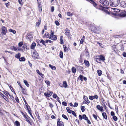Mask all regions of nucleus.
<instances>
[{
    "label": "nucleus",
    "instance_id": "c85d7f7f",
    "mask_svg": "<svg viewBox=\"0 0 126 126\" xmlns=\"http://www.w3.org/2000/svg\"><path fill=\"white\" fill-rule=\"evenodd\" d=\"M66 110L67 111V112L69 113H71V112H72V110H70L69 108L68 107H67L66 108Z\"/></svg>",
    "mask_w": 126,
    "mask_h": 126
},
{
    "label": "nucleus",
    "instance_id": "dca6fc26",
    "mask_svg": "<svg viewBox=\"0 0 126 126\" xmlns=\"http://www.w3.org/2000/svg\"><path fill=\"white\" fill-rule=\"evenodd\" d=\"M84 63L85 65L87 67L89 66V62L86 60H85L84 61Z\"/></svg>",
    "mask_w": 126,
    "mask_h": 126
},
{
    "label": "nucleus",
    "instance_id": "5fc2aeb1",
    "mask_svg": "<svg viewBox=\"0 0 126 126\" xmlns=\"http://www.w3.org/2000/svg\"><path fill=\"white\" fill-rule=\"evenodd\" d=\"M54 31H52V30H51V32H50L51 34H50V36H53V35H54L53 34H54Z\"/></svg>",
    "mask_w": 126,
    "mask_h": 126
},
{
    "label": "nucleus",
    "instance_id": "412c9836",
    "mask_svg": "<svg viewBox=\"0 0 126 126\" xmlns=\"http://www.w3.org/2000/svg\"><path fill=\"white\" fill-rule=\"evenodd\" d=\"M49 66L53 70H55L56 69V67L50 64H49Z\"/></svg>",
    "mask_w": 126,
    "mask_h": 126
},
{
    "label": "nucleus",
    "instance_id": "39448f33",
    "mask_svg": "<svg viewBox=\"0 0 126 126\" xmlns=\"http://www.w3.org/2000/svg\"><path fill=\"white\" fill-rule=\"evenodd\" d=\"M2 33L4 35H5L7 32V30L6 27L4 26H2L1 27Z\"/></svg>",
    "mask_w": 126,
    "mask_h": 126
},
{
    "label": "nucleus",
    "instance_id": "a878e982",
    "mask_svg": "<svg viewBox=\"0 0 126 126\" xmlns=\"http://www.w3.org/2000/svg\"><path fill=\"white\" fill-rule=\"evenodd\" d=\"M19 60L20 61H25V59L24 57H22L19 58Z\"/></svg>",
    "mask_w": 126,
    "mask_h": 126
},
{
    "label": "nucleus",
    "instance_id": "72a5a7b5",
    "mask_svg": "<svg viewBox=\"0 0 126 126\" xmlns=\"http://www.w3.org/2000/svg\"><path fill=\"white\" fill-rule=\"evenodd\" d=\"M23 100H24V102L25 104V105L26 106L27 108V107H29V108H30V107L28 105V104H27V103L24 98Z\"/></svg>",
    "mask_w": 126,
    "mask_h": 126
},
{
    "label": "nucleus",
    "instance_id": "13d9d810",
    "mask_svg": "<svg viewBox=\"0 0 126 126\" xmlns=\"http://www.w3.org/2000/svg\"><path fill=\"white\" fill-rule=\"evenodd\" d=\"M79 118L80 120H82L83 118L82 116L81 115H80L79 116Z\"/></svg>",
    "mask_w": 126,
    "mask_h": 126
},
{
    "label": "nucleus",
    "instance_id": "58836bf2",
    "mask_svg": "<svg viewBox=\"0 0 126 126\" xmlns=\"http://www.w3.org/2000/svg\"><path fill=\"white\" fill-rule=\"evenodd\" d=\"M23 44V42H20L18 44V45L19 47H21L22 46Z\"/></svg>",
    "mask_w": 126,
    "mask_h": 126
},
{
    "label": "nucleus",
    "instance_id": "20e7f679",
    "mask_svg": "<svg viewBox=\"0 0 126 126\" xmlns=\"http://www.w3.org/2000/svg\"><path fill=\"white\" fill-rule=\"evenodd\" d=\"M32 56V58L34 59H38L39 58V55L38 53L36 52H33Z\"/></svg>",
    "mask_w": 126,
    "mask_h": 126
},
{
    "label": "nucleus",
    "instance_id": "1a4fd4ad",
    "mask_svg": "<svg viewBox=\"0 0 126 126\" xmlns=\"http://www.w3.org/2000/svg\"><path fill=\"white\" fill-rule=\"evenodd\" d=\"M85 97L86 98V100L84 101L83 102V103L88 105L90 103V101L88 100V98L87 96H84V98Z\"/></svg>",
    "mask_w": 126,
    "mask_h": 126
},
{
    "label": "nucleus",
    "instance_id": "c756f323",
    "mask_svg": "<svg viewBox=\"0 0 126 126\" xmlns=\"http://www.w3.org/2000/svg\"><path fill=\"white\" fill-rule=\"evenodd\" d=\"M60 56L61 58H62L63 57V53L62 51H60Z\"/></svg>",
    "mask_w": 126,
    "mask_h": 126
},
{
    "label": "nucleus",
    "instance_id": "052dcab7",
    "mask_svg": "<svg viewBox=\"0 0 126 126\" xmlns=\"http://www.w3.org/2000/svg\"><path fill=\"white\" fill-rule=\"evenodd\" d=\"M54 7L53 6H52L51 7V11L52 12H53L54 10Z\"/></svg>",
    "mask_w": 126,
    "mask_h": 126
},
{
    "label": "nucleus",
    "instance_id": "423d86ee",
    "mask_svg": "<svg viewBox=\"0 0 126 126\" xmlns=\"http://www.w3.org/2000/svg\"><path fill=\"white\" fill-rule=\"evenodd\" d=\"M57 126H64L63 122L61 121H60L59 119H58Z\"/></svg>",
    "mask_w": 126,
    "mask_h": 126
},
{
    "label": "nucleus",
    "instance_id": "4468645a",
    "mask_svg": "<svg viewBox=\"0 0 126 126\" xmlns=\"http://www.w3.org/2000/svg\"><path fill=\"white\" fill-rule=\"evenodd\" d=\"M36 46L35 43L33 42L31 46V48L32 49H34Z\"/></svg>",
    "mask_w": 126,
    "mask_h": 126
},
{
    "label": "nucleus",
    "instance_id": "e433bc0d",
    "mask_svg": "<svg viewBox=\"0 0 126 126\" xmlns=\"http://www.w3.org/2000/svg\"><path fill=\"white\" fill-rule=\"evenodd\" d=\"M113 119L115 121H117V117L115 116H114L112 117Z\"/></svg>",
    "mask_w": 126,
    "mask_h": 126
},
{
    "label": "nucleus",
    "instance_id": "9d476101",
    "mask_svg": "<svg viewBox=\"0 0 126 126\" xmlns=\"http://www.w3.org/2000/svg\"><path fill=\"white\" fill-rule=\"evenodd\" d=\"M96 108L101 112L103 111V109L102 107H101L100 105H98L96 106Z\"/></svg>",
    "mask_w": 126,
    "mask_h": 126
},
{
    "label": "nucleus",
    "instance_id": "7ed1b4c3",
    "mask_svg": "<svg viewBox=\"0 0 126 126\" xmlns=\"http://www.w3.org/2000/svg\"><path fill=\"white\" fill-rule=\"evenodd\" d=\"M100 2L104 6H107L109 5V2L106 0H100Z\"/></svg>",
    "mask_w": 126,
    "mask_h": 126
},
{
    "label": "nucleus",
    "instance_id": "bb28decb",
    "mask_svg": "<svg viewBox=\"0 0 126 126\" xmlns=\"http://www.w3.org/2000/svg\"><path fill=\"white\" fill-rule=\"evenodd\" d=\"M97 73L99 76H100L102 74V71L101 70H99L97 71Z\"/></svg>",
    "mask_w": 126,
    "mask_h": 126
},
{
    "label": "nucleus",
    "instance_id": "5701e85b",
    "mask_svg": "<svg viewBox=\"0 0 126 126\" xmlns=\"http://www.w3.org/2000/svg\"><path fill=\"white\" fill-rule=\"evenodd\" d=\"M27 110H28V113H29V114L32 117V118H33V116H32V113L31 112V110H29V107H27Z\"/></svg>",
    "mask_w": 126,
    "mask_h": 126
},
{
    "label": "nucleus",
    "instance_id": "a18cd8bd",
    "mask_svg": "<svg viewBox=\"0 0 126 126\" xmlns=\"http://www.w3.org/2000/svg\"><path fill=\"white\" fill-rule=\"evenodd\" d=\"M45 83L47 84V85H49L50 82L49 81L46 80L45 81Z\"/></svg>",
    "mask_w": 126,
    "mask_h": 126
},
{
    "label": "nucleus",
    "instance_id": "79ce46f5",
    "mask_svg": "<svg viewBox=\"0 0 126 126\" xmlns=\"http://www.w3.org/2000/svg\"><path fill=\"white\" fill-rule=\"evenodd\" d=\"M40 42L41 43H42L43 45H45V46H46V45L45 44V41L41 39Z\"/></svg>",
    "mask_w": 126,
    "mask_h": 126
},
{
    "label": "nucleus",
    "instance_id": "6e6d98bb",
    "mask_svg": "<svg viewBox=\"0 0 126 126\" xmlns=\"http://www.w3.org/2000/svg\"><path fill=\"white\" fill-rule=\"evenodd\" d=\"M0 94L1 95L3 98L4 99H5V98H6V97L3 94L0 92Z\"/></svg>",
    "mask_w": 126,
    "mask_h": 126
},
{
    "label": "nucleus",
    "instance_id": "473e14b6",
    "mask_svg": "<svg viewBox=\"0 0 126 126\" xmlns=\"http://www.w3.org/2000/svg\"><path fill=\"white\" fill-rule=\"evenodd\" d=\"M15 125L17 126H19L20 123L19 122L17 121H16L15 122Z\"/></svg>",
    "mask_w": 126,
    "mask_h": 126
},
{
    "label": "nucleus",
    "instance_id": "bf43d9fd",
    "mask_svg": "<svg viewBox=\"0 0 126 126\" xmlns=\"http://www.w3.org/2000/svg\"><path fill=\"white\" fill-rule=\"evenodd\" d=\"M93 117L96 120H97V116L96 115H95V114H93Z\"/></svg>",
    "mask_w": 126,
    "mask_h": 126
},
{
    "label": "nucleus",
    "instance_id": "aec40b11",
    "mask_svg": "<svg viewBox=\"0 0 126 126\" xmlns=\"http://www.w3.org/2000/svg\"><path fill=\"white\" fill-rule=\"evenodd\" d=\"M20 54L19 53H18V54H16L15 55V57L16 58H17V59H19V58H20Z\"/></svg>",
    "mask_w": 126,
    "mask_h": 126
},
{
    "label": "nucleus",
    "instance_id": "2eb2a0df",
    "mask_svg": "<svg viewBox=\"0 0 126 126\" xmlns=\"http://www.w3.org/2000/svg\"><path fill=\"white\" fill-rule=\"evenodd\" d=\"M99 57L100 60H102L103 61H104L105 60V57L102 55H99Z\"/></svg>",
    "mask_w": 126,
    "mask_h": 126
},
{
    "label": "nucleus",
    "instance_id": "a19ab883",
    "mask_svg": "<svg viewBox=\"0 0 126 126\" xmlns=\"http://www.w3.org/2000/svg\"><path fill=\"white\" fill-rule=\"evenodd\" d=\"M62 117H63L66 120H68V118H67V116L65 115L64 114H63L62 115Z\"/></svg>",
    "mask_w": 126,
    "mask_h": 126
},
{
    "label": "nucleus",
    "instance_id": "2f4dec72",
    "mask_svg": "<svg viewBox=\"0 0 126 126\" xmlns=\"http://www.w3.org/2000/svg\"><path fill=\"white\" fill-rule=\"evenodd\" d=\"M21 89H22V93L24 94H26V91H25L26 89L23 88H21Z\"/></svg>",
    "mask_w": 126,
    "mask_h": 126
},
{
    "label": "nucleus",
    "instance_id": "ddd939ff",
    "mask_svg": "<svg viewBox=\"0 0 126 126\" xmlns=\"http://www.w3.org/2000/svg\"><path fill=\"white\" fill-rule=\"evenodd\" d=\"M65 31L66 35L68 36H69V35H70L69 30L68 29L66 28L65 29Z\"/></svg>",
    "mask_w": 126,
    "mask_h": 126
},
{
    "label": "nucleus",
    "instance_id": "de8ad7c7",
    "mask_svg": "<svg viewBox=\"0 0 126 126\" xmlns=\"http://www.w3.org/2000/svg\"><path fill=\"white\" fill-rule=\"evenodd\" d=\"M62 104L63 105L65 106H66L67 105V103L65 101L63 102L62 103Z\"/></svg>",
    "mask_w": 126,
    "mask_h": 126
},
{
    "label": "nucleus",
    "instance_id": "f8f14e48",
    "mask_svg": "<svg viewBox=\"0 0 126 126\" xmlns=\"http://www.w3.org/2000/svg\"><path fill=\"white\" fill-rule=\"evenodd\" d=\"M49 38L50 39H51L53 40H56L57 39V37L55 35H53V36H50V37Z\"/></svg>",
    "mask_w": 126,
    "mask_h": 126
},
{
    "label": "nucleus",
    "instance_id": "49530a36",
    "mask_svg": "<svg viewBox=\"0 0 126 126\" xmlns=\"http://www.w3.org/2000/svg\"><path fill=\"white\" fill-rule=\"evenodd\" d=\"M63 47L64 48V51L65 52H66L67 51V48L66 47V46H65L64 45H63Z\"/></svg>",
    "mask_w": 126,
    "mask_h": 126
},
{
    "label": "nucleus",
    "instance_id": "b1692460",
    "mask_svg": "<svg viewBox=\"0 0 126 126\" xmlns=\"http://www.w3.org/2000/svg\"><path fill=\"white\" fill-rule=\"evenodd\" d=\"M63 85L64 87L65 88H66L67 86V83L65 81H64L63 82Z\"/></svg>",
    "mask_w": 126,
    "mask_h": 126
},
{
    "label": "nucleus",
    "instance_id": "6ab92c4d",
    "mask_svg": "<svg viewBox=\"0 0 126 126\" xmlns=\"http://www.w3.org/2000/svg\"><path fill=\"white\" fill-rule=\"evenodd\" d=\"M102 115L104 118L105 119H107V117L106 113L104 112L102 113Z\"/></svg>",
    "mask_w": 126,
    "mask_h": 126
},
{
    "label": "nucleus",
    "instance_id": "f704fd0d",
    "mask_svg": "<svg viewBox=\"0 0 126 126\" xmlns=\"http://www.w3.org/2000/svg\"><path fill=\"white\" fill-rule=\"evenodd\" d=\"M91 1L92 2V3L94 6L96 7V6L97 5V4L94 2V0H91Z\"/></svg>",
    "mask_w": 126,
    "mask_h": 126
},
{
    "label": "nucleus",
    "instance_id": "09e8293b",
    "mask_svg": "<svg viewBox=\"0 0 126 126\" xmlns=\"http://www.w3.org/2000/svg\"><path fill=\"white\" fill-rule=\"evenodd\" d=\"M67 15L69 16H70L73 15V14H72L70 12H68L67 13Z\"/></svg>",
    "mask_w": 126,
    "mask_h": 126
},
{
    "label": "nucleus",
    "instance_id": "6e6552de",
    "mask_svg": "<svg viewBox=\"0 0 126 126\" xmlns=\"http://www.w3.org/2000/svg\"><path fill=\"white\" fill-rule=\"evenodd\" d=\"M120 6L122 7L125 8L126 7V2L123 1L121 2L120 3Z\"/></svg>",
    "mask_w": 126,
    "mask_h": 126
},
{
    "label": "nucleus",
    "instance_id": "774afa93",
    "mask_svg": "<svg viewBox=\"0 0 126 126\" xmlns=\"http://www.w3.org/2000/svg\"><path fill=\"white\" fill-rule=\"evenodd\" d=\"M123 55L124 57H126V53L125 52H123Z\"/></svg>",
    "mask_w": 126,
    "mask_h": 126
},
{
    "label": "nucleus",
    "instance_id": "c9c22d12",
    "mask_svg": "<svg viewBox=\"0 0 126 126\" xmlns=\"http://www.w3.org/2000/svg\"><path fill=\"white\" fill-rule=\"evenodd\" d=\"M44 35L46 36V37L47 38H49L50 36L49 35V33L48 32L46 33Z\"/></svg>",
    "mask_w": 126,
    "mask_h": 126
},
{
    "label": "nucleus",
    "instance_id": "0e129e2a",
    "mask_svg": "<svg viewBox=\"0 0 126 126\" xmlns=\"http://www.w3.org/2000/svg\"><path fill=\"white\" fill-rule=\"evenodd\" d=\"M53 98H56V97H57L58 96H57L56 94H53Z\"/></svg>",
    "mask_w": 126,
    "mask_h": 126
},
{
    "label": "nucleus",
    "instance_id": "0eeeda50",
    "mask_svg": "<svg viewBox=\"0 0 126 126\" xmlns=\"http://www.w3.org/2000/svg\"><path fill=\"white\" fill-rule=\"evenodd\" d=\"M89 98L91 100H93L94 99H98V96L97 95H95L94 96H89Z\"/></svg>",
    "mask_w": 126,
    "mask_h": 126
},
{
    "label": "nucleus",
    "instance_id": "f257e3e1",
    "mask_svg": "<svg viewBox=\"0 0 126 126\" xmlns=\"http://www.w3.org/2000/svg\"><path fill=\"white\" fill-rule=\"evenodd\" d=\"M120 1V0H110V5L113 7H116L119 4Z\"/></svg>",
    "mask_w": 126,
    "mask_h": 126
},
{
    "label": "nucleus",
    "instance_id": "4be33fe9",
    "mask_svg": "<svg viewBox=\"0 0 126 126\" xmlns=\"http://www.w3.org/2000/svg\"><path fill=\"white\" fill-rule=\"evenodd\" d=\"M63 36H60V43L61 44H63L64 42L63 41Z\"/></svg>",
    "mask_w": 126,
    "mask_h": 126
},
{
    "label": "nucleus",
    "instance_id": "603ef678",
    "mask_svg": "<svg viewBox=\"0 0 126 126\" xmlns=\"http://www.w3.org/2000/svg\"><path fill=\"white\" fill-rule=\"evenodd\" d=\"M71 113H72V114L73 115L75 116L76 117L77 116V115L75 113L74 111H72L71 112Z\"/></svg>",
    "mask_w": 126,
    "mask_h": 126
},
{
    "label": "nucleus",
    "instance_id": "69168bd1",
    "mask_svg": "<svg viewBox=\"0 0 126 126\" xmlns=\"http://www.w3.org/2000/svg\"><path fill=\"white\" fill-rule=\"evenodd\" d=\"M97 44H99V45L101 47H102V48L103 47V45L101 43H99L98 42Z\"/></svg>",
    "mask_w": 126,
    "mask_h": 126
},
{
    "label": "nucleus",
    "instance_id": "ea45409f",
    "mask_svg": "<svg viewBox=\"0 0 126 126\" xmlns=\"http://www.w3.org/2000/svg\"><path fill=\"white\" fill-rule=\"evenodd\" d=\"M95 61L99 63H100L99 61L101 60L99 58H97L95 59Z\"/></svg>",
    "mask_w": 126,
    "mask_h": 126
},
{
    "label": "nucleus",
    "instance_id": "a211bd4d",
    "mask_svg": "<svg viewBox=\"0 0 126 126\" xmlns=\"http://www.w3.org/2000/svg\"><path fill=\"white\" fill-rule=\"evenodd\" d=\"M85 38V36H83L82 38L81 39L80 42V44H83L84 41V40Z\"/></svg>",
    "mask_w": 126,
    "mask_h": 126
},
{
    "label": "nucleus",
    "instance_id": "f03ea898",
    "mask_svg": "<svg viewBox=\"0 0 126 126\" xmlns=\"http://www.w3.org/2000/svg\"><path fill=\"white\" fill-rule=\"evenodd\" d=\"M25 47L24 46L22 47V48H18L17 47H16L14 46L11 47V49L12 50H14L15 51H16L17 50H19L22 51H24L25 49Z\"/></svg>",
    "mask_w": 126,
    "mask_h": 126
},
{
    "label": "nucleus",
    "instance_id": "e2e57ef3",
    "mask_svg": "<svg viewBox=\"0 0 126 126\" xmlns=\"http://www.w3.org/2000/svg\"><path fill=\"white\" fill-rule=\"evenodd\" d=\"M40 22H37L36 23V25L37 26H38L40 24Z\"/></svg>",
    "mask_w": 126,
    "mask_h": 126
},
{
    "label": "nucleus",
    "instance_id": "680f3d73",
    "mask_svg": "<svg viewBox=\"0 0 126 126\" xmlns=\"http://www.w3.org/2000/svg\"><path fill=\"white\" fill-rule=\"evenodd\" d=\"M49 106L51 108H52L54 106L51 103H49Z\"/></svg>",
    "mask_w": 126,
    "mask_h": 126
},
{
    "label": "nucleus",
    "instance_id": "4d7b16f0",
    "mask_svg": "<svg viewBox=\"0 0 126 126\" xmlns=\"http://www.w3.org/2000/svg\"><path fill=\"white\" fill-rule=\"evenodd\" d=\"M78 105V104L76 102L74 103V104L73 105V106L74 107H77Z\"/></svg>",
    "mask_w": 126,
    "mask_h": 126
},
{
    "label": "nucleus",
    "instance_id": "8fccbe9b",
    "mask_svg": "<svg viewBox=\"0 0 126 126\" xmlns=\"http://www.w3.org/2000/svg\"><path fill=\"white\" fill-rule=\"evenodd\" d=\"M52 93L53 92H50L49 93H48V97H49L51 95Z\"/></svg>",
    "mask_w": 126,
    "mask_h": 126
},
{
    "label": "nucleus",
    "instance_id": "338daca9",
    "mask_svg": "<svg viewBox=\"0 0 126 126\" xmlns=\"http://www.w3.org/2000/svg\"><path fill=\"white\" fill-rule=\"evenodd\" d=\"M48 42L50 43L51 42V41L49 40H47L45 41L46 43H47Z\"/></svg>",
    "mask_w": 126,
    "mask_h": 126
},
{
    "label": "nucleus",
    "instance_id": "7c9ffc66",
    "mask_svg": "<svg viewBox=\"0 0 126 126\" xmlns=\"http://www.w3.org/2000/svg\"><path fill=\"white\" fill-rule=\"evenodd\" d=\"M24 82L27 87H29V85L26 80H24Z\"/></svg>",
    "mask_w": 126,
    "mask_h": 126
},
{
    "label": "nucleus",
    "instance_id": "f3484780",
    "mask_svg": "<svg viewBox=\"0 0 126 126\" xmlns=\"http://www.w3.org/2000/svg\"><path fill=\"white\" fill-rule=\"evenodd\" d=\"M120 16L121 17H124L126 16V12L120 14Z\"/></svg>",
    "mask_w": 126,
    "mask_h": 126
},
{
    "label": "nucleus",
    "instance_id": "3c124183",
    "mask_svg": "<svg viewBox=\"0 0 126 126\" xmlns=\"http://www.w3.org/2000/svg\"><path fill=\"white\" fill-rule=\"evenodd\" d=\"M55 24L57 26H59L60 25V24L57 21H55Z\"/></svg>",
    "mask_w": 126,
    "mask_h": 126
},
{
    "label": "nucleus",
    "instance_id": "9b49d317",
    "mask_svg": "<svg viewBox=\"0 0 126 126\" xmlns=\"http://www.w3.org/2000/svg\"><path fill=\"white\" fill-rule=\"evenodd\" d=\"M25 118L26 121L28 122L29 124H30L31 125H32V124L31 123L30 121L31 119L30 117H27L26 116Z\"/></svg>",
    "mask_w": 126,
    "mask_h": 126
},
{
    "label": "nucleus",
    "instance_id": "cd10ccee",
    "mask_svg": "<svg viewBox=\"0 0 126 126\" xmlns=\"http://www.w3.org/2000/svg\"><path fill=\"white\" fill-rule=\"evenodd\" d=\"M82 117L83 119L86 120H88V118L85 114H83L82 116Z\"/></svg>",
    "mask_w": 126,
    "mask_h": 126
},
{
    "label": "nucleus",
    "instance_id": "c03bdc74",
    "mask_svg": "<svg viewBox=\"0 0 126 126\" xmlns=\"http://www.w3.org/2000/svg\"><path fill=\"white\" fill-rule=\"evenodd\" d=\"M3 93L4 94H5L6 95L8 96L9 94L6 91H3Z\"/></svg>",
    "mask_w": 126,
    "mask_h": 126
},
{
    "label": "nucleus",
    "instance_id": "37998d69",
    "mask_svg": "<svg viewBox=\"0 0 126 126\" xmlns=\"http://www.w3.org/2000/svg\"><path fill=\"white\" fill-rule=\"evenodd\" d=\"M79 78H80V80L81 81H83V76H82L81 75H80L79 76Z\"/></svg>",
    "mask_w": 126,
    "mask_h": 126
},
{
    "label": "nucleus",
    "instance_id": "4c0bfd02",
    "mask_svg": "<svg viewBox=\"0 0 126 126\" xmlns=\"http://www.w3.org/2000/svg\"><path fill=\"white\" fill-rule=\"evenodd\" d=\"M85 107L84 106H81V109L82 112H84L85 111V109H84Z\"/></svg>",
    "mask_w": 126,
    "mask_h": 126
},
{
    "label": "nucleus",
    "instance_id": "393cba45",
    "mask_svg": "<svg viewBox=\"0 0 126 126\" xmlns=\"http://www.w3.org/2000/svg\"><path fill=\"white\" fill-rule=\"evenodd\" d=\"M72 71L73 73L75 74L76 72V68L74 67H73L72 68Z\"/></svg>",
    "mask_w": 126,
    "mask_h": 126
},
{
    "label": "nucleus",
    "instance_id": "864d4df0",
    "mask_svg": "<svg viewBox=\"0 0 126 126\" xmlns=\"http://www.w3.org/2000/svg\"><path fill=\"white\" fill-rule=\"evenodd\" d=\"M18 1L19 4H20L21 5H22L23 4L22 0H18Z\"/></svg>",
    "mask_w": 126,
    "mask_h": 126
}]
</instances>
